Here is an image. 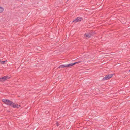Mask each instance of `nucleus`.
<instances>
[{"instance_id":"f257e3e1","label":"nucleus","mask_w":130,"mask_h":130,"mask_svg":"<svg viewBox=\"0 0 130 130\" xmlns=\"http://www.w3.org/2000/svg\"><path fill=\"white\" fill-rule=\"evenodd\" d=\"M2 101L5 104L11 106L13 108H19L21 106L20 105H18L17 104H15L8 99H2Z\"/></svg>"},{"instance_id":"9b49d317","label":"nucleus","mask_w":130,"mask_h":130,"mask_svg":"<svg viewBox=\"0 0 130 130\" xmlns=\"http://www.w3.org/2000/svg\"><path fill=\"white\" fill-rule=\"evenodd\" d=\"M129 72H130V70H129Z\"/></svg>"},{"instance_id":"39448f33","label":"nucleus","mask_w":130,"mask_h":130,"mask_svg":"<svg viewBox=\"0 0 130 130\" xmlns=\"http://www.w3.org/2000/svg\"><path fill=\"white\" fill-rule=\"evenodd\" d=\"M93 35V34L91 33H85L84 35V36L86 38H90Z\"/></svg>"},{"instance_id":"9d476101","label":"nucleus","mask_w":130,"mask_h":130,"mask_svg":"<svg viewBox=\"0 0 130 130\" xmlns=\"http://www.w3.org/2000/svg\"><path fill=\"white\" fill-rule=\"evenodd\" d=\"M56 124L57 126H59V124L57 122H56Z\"/></svg>"},{"instance_id":"0eeeda50","label":"nucleus","mask_w":130,"mask_h":130,"mask_svg":"<svg viewBox=\"0 0 130 130\" xmlns=\"http://www.w3.org/2000/svg\"><path fill=\"white\" fill-rule=\"evenodd\" d=\"M126 20L124 18H123L122 19H121V22L124 24L126 23Z\"/></svg>"},{"instance_id":"f03ea898","label":"nucleus","mask_w":130,"mask_h":130,"mask_svg":"<svg viewBox=\"0 0 130 130\" xmlns=\"http://www.w3.org/2000/svg\"><path fill=\"white\" fill-rule=\"evenodd\" d=\"M81 62V61H79L75 62L73 63H71L67 65H60L58 68H63L65 67H68L71 66L73 65H75L76 64H78L79 63H80Z\"/></svg>"},{"instance_id":"6e6552de","label":"nucleus","mask_w":130,"mask_h":130,"mask_svg":"<svg viewBox=\"0 0 130 130\" xmlns=\"http://www.w3.org/2000/svg\"><path fill=\"white\" fill-rule=\"evenodd\" d=\"M7 61L6 60L5 61H2L1 60V59H0V62L2 64H3L4 63H6Z\"/></svg>"},{"instance_id":"423d86ee","label":"nucleus","mask_w":130,"mask_h":130,"mask_svg":"<svg viewBox=\"0 0 130 130\" xmlns=\"http://www.w3.org/2000/svg\"><path fill=\"white\" fill-rule=\"evenodd\" d=\"M9 78L8 77V76H5L2 77L0 78V82L5 81Z\"/></svg>"},{"instance_id":"7ed1b4c3","label":"nucleus","mask_w":130,"mask_h":130,"mask_svg":"<svg viewBox=\"0 0 130 130\" xmlns=\"http://www.w3.org/2000/svg\"><path fill=\"white\" fill-rule=\"evenodd\" d=\"M113 76V74H110L109 75H107L105 76V77H104L103 79L102 80H107L110 78L112 77Z\"/></svg>"},{"instance_id":"1a4fd4ad","label":"nucleus","mask_w":130,"mask_h":130,"mask_svg":"<svg viewBox=\"0 0 130 130\" xmlns=\"http://www.w3.org/2000/svg\"><path fill=\"white\" fill-rule=\"evenodd\" d=\"M4 10V9L3 8L1 7H0V13L2 12Z\"/></svg>"},{"instance_id":"20e7f679","label":"nucleus","mask_w":130,"mask_h":130,"mask_svg":"<svg viewBox=\"0 0 130 130\" xmlns=\"http://www.w3.org/2000/svg\"><path fill=\"white\" fill-rule=\"evenodd\" d=\"M82 20V18L78 17L77 18L75 19L72 22L76 23L79 21H81Z\"/></svg>"}]
</instances>
